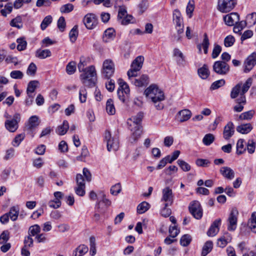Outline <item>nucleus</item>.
I'll return each mask as SVG.
<instances>
[{"label": "nucleus", "mask_w": 256, "mask_h": 256, "mask_svg": "<svg viewBox=\"0 0 256 256\" xmlns=\"http://www.w3.org/2000/svg\"><path fill=\"white\" fill-rule=\"evenodd\" d=\"M143 116V112H139L136 116L128 120V128L132 132L130 140L132 142H136L141 135L142 126L140 124Z\"/></svg>", "instance_id": "1"}, {"label": "nucleus", "mask_w": 256, "mask_h": 256, "mask_svg": "<svg viewBox=\"0 0 256 256\" xmlns=\"http://www.w3.org/2000/svg\"><path fill=\"white\" fill-rule=\"evenodd\" d=\"M84 73L80 74V77L82 82L85 86L92 87L94 86V78L96 76V70L93 66L86 68L83 72Z\"/></svg>", "instance_id": "2"}, {"label": "nucleus", "mask_w": 256, "mask_h": 256, "mask_svg": "<svg viewBox=\"0 0 256 256\" xmlns=\"http://www.w3.org/2000/svg\"><path fill=\"white\" fill-rule=\"evenodd\" d=\"M114 64L112 60L106 59L104 61L101 72L104 78L110 79L114 75Z\"/></svg>", "instance_id": "3"}, {"label": "nucleus", "mask_w": 256, "mask_h": 256, "mask_svg": "<svg viewBox=\"0 0 256 256\" xmlns=\"http://www.w3.org/2000/svg\"><path fill=\"white\" fill-rule=\"evenodd\" d=\"M119 88L117 91V94L119 99L124 102L126 98H128L130 90L128 85L122 79L118 80Z\"/></svg>", "instance_id": "4"}, {"label": "nucleus", "mask_w": 256, "mask_h": 256, "mask_svg": "<svg viewBox=\"0 0 256 256\" xmlns=\"http://www.w3.org/2000/svg\"><path fill=\"white\" fill-rule=\"evenodd\" d=\"M144 58L142 56H138L131 64V68L128 72L127 74L129 78L135 77L137 76V72L142 68Z\"/></svg>", "instance_id": "5"}, {"label": "nucleus", "mask_w": 256, "mask_h": 256, "mask_svg": "<svg viewBox=\"0 0 256 256\" xmlns=\"http://www.w3.org/2000/svg\"><path fill=\"white\" fill-rule=\"evenodd\" d=\"M236 0H218V9L222 12L231 11L236 6Z\"/></svg>", "instance_id": "6"}, {"label": "nucleus", "mask_w": 256, "mask_h": 256, "mask_svg": "<svg viewBox=\"0 0 256 256\" xmlns=\"http://www.w3.org/2000/svg\"><path fill=\"white\" fill-rule=\"evenodd\" d=\"M20 120V116L18 114H15L12 118L6 120L4 122L6 128L10 132H15L18 128V123Z\"/></svg>", "instance_id": "7"}, {"label": "nucleus", "mask_w": 256, "mask_h": 256, "mask_svg": "<svg viewBox=\"0 0 256 256\" xmlns=\"http://www.w3.org/2000/svg\"><path fill=\"white\" fill-rule=\"evenodd\" d=\"M213 70L219 75H226L230 70V66L226 62L216 61L212 66Z\"/></svg>", "instance_id": "8"}, {"label": "nucleus", "mask_w": 256, "mask_h": 256, "mask_svg": "<svg viewBox=\"0 0 256 256\" xmlns=\"http://www.w3.org/2000/svg\"><path fill=\"white\" fill-rule=\"evenodd\" d=\"M104 140L107 143V149L110 151H116L119 147V142L117 138L112 137L109 131H106L104 134Z\"/></svg>", "instance_id": "9"}, {"label": "nucleus", "mask_w": 256, "mask_h": 256, "mask_svg": "<svg viewBox=\"0 0 256 256\" xmlns=\"http://www.w3.org/2000/svg\"><path fill=\"white\" fill-rule=\"evenodd\" d=\"M173 22L176 24V28L178 34L184 32V22L180 11L176 9L173 12Z\"/></svg>", "instance_id": "10"}, {"label": "nucleus", "mask_w": 256, "mask_h": 256, "mask_svg": "<svg viewBox=\"0 0 256 256\" xmlns=\"http://www.w3.org/2000/svg\"><path fill=\"white\" fill-rule=\"evenodd\" d=\"M189 210L190 214L196 218L198 220L201 218L202 217V209L201 208L200 204L198 202H192L189 206Z\"/></svg>", "instance_id": "11"}, {"label": "nucleus", "mask_w": 256, "mask_h": 256, "mask_svg": "<svg viewBox=\"0 0 256 256\" xmlns=\"http://www.w3.org/2000/svg\"><path fill=\"white\" fill-rule=\"evenodd\" d=\"M83 22L88 29L92 30L96 26L98 19L94 14L90 13L84 16Z\"/></svg>", "instance_id": "12"}, {"label": "nucleus", "mask_w": 256, "mask_h": 256, "mask_svg": "<svg viewBox=\"0 0 256 256\" xmlns=\"http://www.w3.org/2000/svg\"><path fill=\"white\" fill-rule=\"evenodd\" d=\"M238 214V212L236 208H232L228 218V222L229 223L228 227V230L232 231L236 230Z\"/></svg>", "instance_id": "13"}, {"label": "nucleus", "mask_w": 256, "mask_h": 256, "mask_svg": "<svg viewBox=\"0 0 256 256\" xmlns=\"http://www.w3.org/2000/svg\"><path fill=\"white\" fill-rule=\"evenodd\" d=\"M162 201L166 202V206H171L174 202V195L172 190L169 187H166L162 190Z\"/></svg>", "instance_id": "14"}, {"label": "nucleus", "mask_w": 256, "mask_h": 256, "mask_svg": "<svg viewBox=\"0 0 256 256\" xmlns=\"http://www.w3.org/2000/svg\"><path fill=\"white\" fill-rule=\"evenodd\" d=\"M256 64V52H252L246 60L244 62V72H248Z\"/></svg>", "instance_id": "15"}, {"label": "nucleus", "mask_w": 256, "mask_h": 256, "mask_svg": "<svg viewBox=\"0 0 256 256\" xmlns=\"http://www.w3.org/2000/svg\"><path fill=\"white\" fill-rule=\"evenodd\" d=\"M225 24L228 26H234L236 23L238 22L240 16L238 13L232 12L225 16L224 17Z\"/></svg>", "instance_id": "16"}, {"label": "nucleus", "mask_w": 256, "mask_h": 256, "mask_svg": "<svg viewBox=\"0 0 256 256\" xmlns=\"http://www.w3.org/2000/svg\"><path fill=\"white\" fill-rule=\"evenodd\" d=\"M234 124L232 122H229L224 127L223 137L225 140H228L234 134Z\"/></svg>", "instance_id": "17"}, {"label": "nucleus", "mask_w": 256, "mask_h": 256, "mask_svg": "<svg viewBox=\"0 0 256 256\" xmlns=\"http://www.w3.org/2000/svg\"><path fill=\"white\" fill-rule=\"evenodd\" d=\"M221 224L220 218L216 220L212 224L210 228L208 229L207 234L209 236H215L219 232L220 226Z\"/></svg>", "instance_id": "18"}, {"label": "nucleus", "mask_w": 256, "mask_h": 256, "mask_svg": "<svg viewBox=\"0 0 256 256\" xmlns=\"http://www.w3.org/2000/svg\"><path fill=\"white\" fill-rule=\"evenodd\" d=\"M160 90L158 88L156 84H151L144 91V94L147 98L150 99L154 98V96L158 94V92Z\"/></svg>", "instance_id": "19"}, {"label": "nucleus", "mask_w": 256, "mask_h": 256, "mask_svg": "<svg viewBox=\"0 0 256 256\" xmlns=\"http://www.w3.org/2000/svg\"><path fill=\"white\" fill-rule=\"evenodd\" d=\"M210 46V42L208 38V34L206 33H204V40L202 44H198L197 46V48L199 50V52H201L202 48L204 49V52L205 54H207L208 52V48Z\"/></svg>", "instance_id": "20"}, {"label": "nucleus", "mask_w": 256, "mask_h": 256, "mask_svg": "<svg viewBox=\"0 0 256 256\" xmlns=\"http://www.w3.org/2000/svg\"><path fill=\"white\" fill-rule=\"evenodd\" d=\"M220 172L224 178L228 180H232L234 176V170L228 166L222 167L220 170Z\"/></svg>", "instance_id": "21"}, {"label": "nucleus", "mask_w": 256, "mask_h": 256, "mask_svg": "<svg viewBox=\"0 0 256 256\" xmlns=\"http://www.w3.org/2000/svg\"><path fill=\"white\" fill-rule=\"evenodd\" d=\"M191 114V112L188 110H182L178 112V118L180 122H184L189 120Z\"/></svg>", "instance_id": "22"}, {"label": "nucleus", "mask_w": 256, "mask_h": 256, "mask_svg": "<svg viewBox=\"0 0 256 256\" xmlns=\"http://www.w3.org/2000/svg\"><path fill=\"white\" fill-rule=\"evenodd\" d=\"M88 246L82 244L78 246L73 252V256H82L88 252Z\"/></svg>", "instance_id": "23"}, {"label": "nucleus", "mask_w": 256, "mask_h": 256, "mask_svg": "<svg viewBox=\"0 0 256 256\" xmlns=\"http://www.w3.org/2000/svg\"><path fill=\"white\" fill-rule=\"evenodd\" d=\"M39 124L38 118L36 116H33L30 117L28 120L27 128L28 130H32L36 128Z\"/></svg>", "instance_id": "24"}, {"label": "nucleus", "mask_w": 256, "mask_h": 256, "mask_svg": "<svg viewBox=\"0 0 256 256\" xmlns=\"http://www.w3.org/2000/svg\"><path fill=\"white\" fill-rule=\"evenodd\" d=\"M252 129V124L250 123L242 124L236 127V130L242 134L249 133Z\"/></svg>", "instance_id": "25"}, {"label": "nucleus", "mask_w": 256, "mask_h": 256, "mask_svg": "<svg viewBox=\"0 0 256 256\" xmlns=\"http://www.w3.org/2000/svg\"><path fill=\"white\" fill-rule=\"evenodd\" d=\"M148 76L142 75L139 78L134 79V83L136 86H142L148 84Z\"/></svg>", "instance_id": "26"}, {"label": "nucleus", "mask_w": 256, "mask_h": 256, "mask_svg": "<svg viewBox=\"0 0 256 256\" xmlns=\"http://www.w3.org/2000/svg\"><path fill=\"white\" fill-rule=\"evenodd\" d=\"M39 82L38 80H31L29 82L26 89L28 96L34 95L33 93L38 88Z\"/></svg>", "instance_id": "27"}, {"label": "nucleus", "mask_w": 256, "mask_h": 256, "mask_svg": "<svg viewBox=\"0 0 256 256\" xmlns=\"http://www.w3.org/2000/svg\"><path fill=\"white\" fill-rule=\"evenodd\" d=\"M198 76L204 80L208 78L210 74L208 66L206 64H204L202 68L198 69Z\"/></svg>", "instance_id": "28"}, {"label": "nucleus", "mask_w": 256, "mask_h": 256, "mask_svg": "<svg viewBox=\"0 0 256 256\" xmlns=\"http://www.w3.org/2000/svg\"><path fill=\"white\" fill-rule=\"evenodd\" d=\"M69 128L68 122L67 120H64L62 124L59 126L56 130V133L60 136L65 134Z\"/></svg>", "instance_id": "29"}, {"label": "nucleus", "mask_w": 256, "mask_h": 256, "mask_svg": "<svg viewBox=\"0 0 256 256\" xmlns=\"http://www.w3.org/2000/svg\"><path fill=\"white\" fill-rule=\"evenodd\" d=\"M115 31L112 28H109L105 30L103 40L105 42H108L110 40L113 39L115 37Z\"/></svg>", "instance_id": "30"}, {"label": "nucleus", "mask_w": 256, "mask_h": 256, "mask_svg": "<svg viewBox=\"0 0 256 256\" xmlns=\"http://www.w3.org/2000/svg\"><path fill=\"white\" fill-rule=\"evenodd\" d=\"M212 248L213 243L212 241L208 240L206 242L203 246L201 256H206L212 251Z\"/></svg>", "instance_id": "31"}, {"label": "nucleus", "mask_w": 256, "mask_h": 256, "mask_svg": "<svg viewBox=\"0 0 256 256\" xmlns=\"http://www.w3.org/2000/svg\"><path fill=\"white\" fill-rule=\"evenodd\" d=\"M106 110L110 115H114L116 113V109L114 106L113 100L108 99L106 103Z\"/></svg>", "instance_id": "32"}, {"label": "nucleus", "mask_w": 256, "mask_h": 256, "mask_svg": "<svg viewBox=\"0 0 256 256\" xmlns=\"http://www.w3.org/2000/svg\"><path fill=\"white\" fill-rule=\"evenodd\" d=\"M90 254L94 256L96 253V238L94 236L90 238Z\"/></svg>", "instance_id": "33"}, {"label": "nucleus", "mask_w": 256, "mask_h": 256, "mask_svg": "<svg viewBox=\"0 0 256 256\" xmlns=\"http://www.w3.org/2000/svg\"><path fill=\"white\" fill-rule=\"evenodd\" d=\"M150 208V204L146 202H142L137 206V212L139 214H142L146 212Z\"/></svg>", "instance_id": "34"}, {"label": "nucleus", "mask_w": 256, "mask_h": 256, "mask_svg": "<svg viewBox=\"0 0 256 256\" xmlns=\"http://www.w3.org/2000/svg\"><path fill=\"white\" fill-rule=\"evenodd\" d=\"M36 56L44 59L48 57H50L51 56V52L49 50H38L36 52Z\"/></svg>", "instance_id": "35"}, {"label": "nucleus", "mask_w": 256, "mask_h": 256, "mask_svg": "<svg viewBox=\"0 0 256 256\" xmlns=\"http://www.w3.org/2000/svg\"><path fill=\"white\" fill-rule=\"evenodd\" d=\"M16 42L18 44L16 48L18 50H24L26 48L27 42L24 37L18 38Z\"/></svg>", "instance_id": "36"}, {"label": "nucleus", "mask_w": 256, "mask_h": 256, "mask_svg": "<svg viewBox=\"0 0 256 256\" xmlns=\"http://www.w3.org/2000/svg\"><path fill=\"white\" fill-rule=\"evenodd\" d=\"M244 140L243 139H240L238 140L236 143V154L238 155H240L244 153L246 148H244Z\"/></svg>", "instance_id": "37"}, {"label": "nucleus", "mask_w": 256, "mask_h": 256, "mask_svg": "<svg viewBox=\"0 0 256 256\" xmlns=\"http://www.w3.org/2000/svg\"><path fill=\"white\" fill-rule=\"evenodd\" d=\"M236 102L238 104L234 106V110L236 112H240L244 109V106L240 104H244L246 102L245 96H240V98L236 100Z\"/></svg>", "instance_id": "38"}, {"label": "nucleus", "mask_w": 256, "mask_h": 256, "mask_svg": "<svg viewBox=\"0 0 256 256\" xmlns=\"http://www.w3.org/2000/svg\"><path fill=\"white\" fill-rule=\"evenodd\" d=\"M249 228L254 232L256 233V213H253L248 222Z\"/></svg>", "instance_id": "39"}, {"label": "nucleus", "mask_w": 256, "mask_h": 256, "mask_svg": "<svg viewBox=\"0 0 256 256\" xmlns=\"http://www.w3.org/2000/svg\"><path fill=\"white\" fill-rule=\"evenodd\" d=\"M254 114V111L250 110L241 114L239 116V118L241 120H250L252 118Z\"/></svg>", "instance_id": "40"}, {"label": "nucleus", "mask_w": 256, "mask_h": 256, "mask_svg": "<svg viewBox=\"0 0 256 256\" xmlns=\"http://www.w3.org/2000/svg\"><path fill=\"white\" fill-rule=\"evenodd\" d=\"M194 8V0H190L186 8V12L188 16L190 18Z\"/></svg>", "instance_id": "41"}, {"label": "nucleus", "mask_w": 256, "mask_h": 256, "mask_svg": "<svg viewBox=\"0 0 256 256\" xmlns=\"http://www.w3.org/2000/svg\"><path fill=\"white\" fill-rule=\"evenodd\" d=\"M252 80L251 78H248L242 87V92L240 93V96H244V94L247 92L252 86Z\"/></svg>", "instance_id": "42"}, {"label": "nucleus", "mask_w": 256, "mask_h": 256, "mask_svg": "<svg viewBox=\"0 0 256 256\" xmlns=\"http://www.w3.org/2000/svg\"><path fill=\"white\" fill-rule=\"evenodd\" d=\"M177 164L180 168L184 172H188L190 170V166L182 160H178Z\"/></svg>", "instance_id": "43"}, {"label": "nucleus", "mask_w": 256, "mask_h": 256, "mask_svg": "<svg viewBox=\"0 0 256 256\" xmlns=\"http://www.w3.org/2000/svg\"><path fill=\"white\" fill-rule=\"evenodd\" d=\"M10 24L12 26L16 27L18 28H22V18L20 16L16 17L11 20Z\"/></svg>", "instance_id": "44"}, {"label": "nucleus", "mask_w": 256, "mask_h": 256, "mask_svg": "<svg viewBox=\"0 0 256 256\" xmlns=\"http://www.w3.org/2000/svg\"><path fill=\"white\" fill-rule=\"evenodd\" d=\"M25 138L24 134H20L16 136L14 140L12 142V145L14 146L18 147L20 142L24 140Z\"/></svg>", "instance_id": "45"}, {"label": "nucleus", "mask_w": 256, "mask_h": 256, "mask_svg": "<svg viewBox=\"0 0 256 256\" xmlns=\"http://www.w3.org/2000/svg\"><path fill=\"white\" fill-rule=\"evenodd\" d=\"M214 140V136L212 134H208L204 136L202 142L206 146H210Z\"/></svg>", "instance_id": "46"}, {"label": "nucleus", "mask_w": 256, "mask_h": 256, "mask_svg": "<svg viewBox=\"0 0 256 256\" xmlns=\"http://www.w3.org/2000/svg\"><path fill=\"white\" fill-rule=\"evenodd\" d=\"M192 237L188 234H184L180 240V244L184 246H186L190 243Z\"/></svg>", "instance_id": "47"}, {"label": "nucleus", "mask_w": 256, "mask_h": 256, "mask_svg": "<svg viewBox=\"0 0 256 256\" xmlns=\"http://www.w3.org/2000/svg\"><path fill=\"white\" fill-rule=\"evenodd\" d=\"M52 18L51 16H46L43 20L42 21L41 24H40V28L41 29L44 30L47 26L50 24L52 22Z\"/></svg>", "instance_id": "48"}, {"label": "nucleus", "mask_w": 256, "mask_h": 256, "mask_svg": "<svg viewBox=\"0 0 256 256\" xmlns=\"http://www.w3.org/2000/svg\"><path fill=\"white\" fill-rule=\"evenodd\" d=\"M76 70V63L72 61L70 62L66 66V72L68 74L70 75L73 74Z\"/></svg>", "instance_id": "49"}, {"label": "nucleus", "mask_w": 256, "mask_h": 256, "mask_svg": "<svg viewBox=\"0 0 256 256\" xmlns=\"http://www.w3.org/2000/svg\"><path fill=\"white\" fill-rule=\"evenodd\" d=\"M87 98V92L84 87H82L79 91V100L80 102L84 103Z\"/></svg>", "instance_id": "50"}, {"label": "nucleus", "mask_w": 256, "mask_h": 256, "mask_svg": "<svg viewBox=\"0 0 256 256\" xmlns=\"http://www.w3.org/2000/svg\"><path fill=\"white\" fill-rule=\"evenodd\" d=\"M40 226L38 224H35L30 227L28 230V234L31 236H34L36 234L38 235V234L40 232Z\"/></svg>", "instance_id": "51"}, {"label": "nucleus", "mask_w": 256, "mask_h": 256, "mask_svg": "<svg viewBox=\"0 0 256 256\" xmlns=\"http://www.w3.org/2000/svg\"><path fill=\"white\" fill-rule=\"evenodd\" d=\"M241 84H238L232 88L230 92V98H236L240 92Z\"/></svg>", "instance_id": "52"}, {"label": "nucleus", "mask_w": 256, "mask_h": 256, "mask_svg": "<svg viewBox=\"0 0 256 256\" xmlns=\"http://www.w3.org/2000/svg\"><path fill=\"white\" fill-rule=\"evenodd\" d=\"M12 10V3H8L4 6V8L1 10L0 12L2 16H6L8 14H10Z\"/></svg>", "instance_id": "53"}, {"label": "nucleus", "mask_w": 256, "mask_h": 256, "mask_svg": "<svg viewBox=\"0 0 256 256\" xmlns=\"http://www.w3.org/2000/svg\"><path fill=\"white\" fill-rule=\"evenodd\" d=\"M78 36V26H75L71 30L69 33V36L71 42H74Z\"/></svg>", "instance_id": "54"}, {"label": "nucleus", "mask_w": 256, "mask_h": 256, "mask_svg": "<svg viewBox=\"0 0 256 256\" xmlns=\"http://www.w3.org/2000/svg\"><path fill=\"white\" fill-rule=\"evenodd\" d=\"M230 240V238H226L225 236H222L218 240L217 246L220 248H224Z\"/></svg>", "instance_id": "55"}, {"label": "nucleus", "mask_w": 256, "mask_h": 256, "mask_svg": "<svg viewBox=\"0 0 256 256\" xmlns=\"http://www.w3.org/2000/svg\"><path fill=\"white\" fill-rule=\"evenodd\" d=\"M246 22L250 26H252L256 24V12H252L246 16Z\"/></svg>", "instance_id": "56"}, {"label": "nucleus", "mask_w": 256, "mask_h": 256, "mask_svg": "<svg viewBox=\"0 0 256 256\" xmlns=\"http://www.w3.org/2000/svg\"><path fill=\"white\" fill-rule=\"evenodd\" d=\"M8 214L9 217H10V219L14 221L18 218V211L15 207L13 206L10 208L9 212Z\"/></svg>", "instance_id": "57"}, {"label": "nucleus", "mask_w": 256, "mask_h": 256, "mask_svg": "<svg viewBox=\"0 0 256 256\" xmlns=\"http://www.w3.org/2000/svg\"><path fill=\"white\" fill-rule=\"evenodd\" d=\"M225 83L226 82L224 79L216 80L212 84L210 88L212 90L218 89L222 86H224Z\"/></svg>", "instance_id": "58"}, {"label": "nucleus", "mask_w": 256, "mask_h": 256, "mask_svg": "<svg viewBox=\"0 0 256 256\" xmlns=\"http://www.w3.org/2000/svg\"><path fill=\"white\" fill-rule=\"evenodd\" d=\"M150 100L154 104L164 100V95L163 92L160 90L158 92V94H156L154 96V98Z\"/></svg>", "instance_id": "59"}, {"label": "nucleus", "mask_w": 256, "mask_h": 256, "mask_svg": "<svg viewBox=\"0 0 256 256\" xmlns=\"http://www.w3.org/2000/svg\"><path fill=\"white\" fill-rule=\"evenodd\" d=\"M74 10V6L71 4H67L62 6L60 8L62 13H68Z\"/></svg>", "instance_id": "60"}, {"label": "nucleus", "mask_w": 256, "mask_h": 256, "mask_svg": "<svg viewBox=\"0 0 256 256\" xmlns=\"http://www.w3.org/2000/svg\"><path fill=\"white\" fill-rule=\"evenodd\" d=\"M10 233L8 230H4L0 236V244L6 243L10 238Z\"/></svg>", "instance_id": "61"}, {"label": "nucleus", "mask_w": 256, "mask_h": 256, "mask_svg": "<svg viewBox=\"0 0 256 256\" xmlns=\"http://www.w3.org/2000/svg\"><path fill=\"white\" fill-rule=\"evenodd\" d=\"M256 149V142L252 140H249L247 143V150L249 154H253Z\"/></svg>", "instance_id": "62"}, {"label": "nucleus", "mask_w": 256, "mask_h": 256, "mask_svg": "<svg viewBox=\"0 0 256 256\" xmlns=\"http://www.w3.org/2000/svg\"><path fill=\"white\" fill-rule=\"evenodd\" d=\"M10 76L14 79H22L24 76V74L20 70H15L10 72Z\"/></svg>", "instance_id": "63"}, {"label": "nucleus", "mask_w": 256, "mask_h": 256, "mask_svg": "<svg viewBox=\"0 0 256 256\" xmlns=\"http://www.w3.org/2000/svg\"><path fill=\"white\" fill-rule=\"evenodd\" d=\"M234 38L231 35H229L224 38V44L226 47H230L234 44Z\"/></svg>", "instance_id": "64"}]
</instances>
